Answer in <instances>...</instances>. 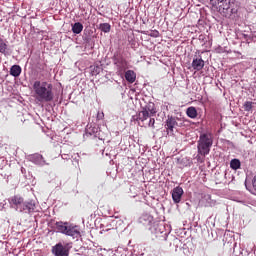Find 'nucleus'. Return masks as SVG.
Masks as SVG:
<instances>
[{
    "instance_id": "12",
    "label": "nucleus",
    "mask_w": 256,
    "mask_h": 256,
    "mask_svg": "<svg viewBox=\"0 0 256 256\" xmlns=\"http://www.w3.org/2000/svg\"><path fill=\"white\" fill-rule=\"evenodd\" d=\"M30 160L32 163H34L36 165H44L45 164L44 157L38 153L31 155Z\"/></svg>"
},
{
    "instance_id": "27",
    "label": "nucleus",
    "mask_w": 256,
    "mask_h": 256,
    "mask_svg": "<svg viewBox=\"0 0 256 256\" xmlns=\"http://www.w3.org/2000/svg\"><path fill=\"white\" fill-rule=\"evenodd\" d=\"M148 127L155 129V119L154 118H150L149 123H148Z\"/></svg>"
},
{
    "instance_id": "19",
    "label": "nucleus",
    "mask_w": 256,
    "mask_h": 256,
    "mask_svg": "<svg viewBox=\"0 0 256 256\" xmlns=\"http://www.w3.org/2000/svg\"><path fill=\"white\" fill-rule=\"evenodd\" d=\"M99 30L104 33H109L111 31V25L109 23H100Z\"/></svg>"
},
{
    "instance_id": "8",
    "label": "nucleus",
    "mask_w": 256,
    "mask_h": 256,
    "mask_svg": "<svg viewBox=\"0 0 256 256\" xmlns=\"http://www.w3.org/2000/svg\"><path fill=\"white\" fill-rule=\"evenodd\" d=\"M52 253L55 256H69L68 250L63 247L62 243L56 244V246L52 248Z\"/></svg>"
},
{
    "instance_id": "3",
    "label": "nucleus",
    "mask_w": 256,
    "mask_h": 256,
    "mask_svg": "<svg viewBox=\"0 0 256 256\" xmlns=\"http://www.w3.org/2000/svg\"><path fill=\"white\" fill-rule=\"evenodd\" d=\"M157 114V108L153 102H149L146 106L142 107L141 111L138 112L136 121L145 122L147 119Z\"/></svg>"
},
{
    "instance_id": "7",
    "label": "nucleus",
    "mask_w": 256,
    "mask_h": 256,
    "mask_svg": "<svg viewBox=\"0 0 256 256\" xmlns=\"http://www.w3.org/2000/svg\"><path fill=\"white\" fill-rule=\"evenodd\" d=\"M183 194L184 191L182 187L177 186L172 190V200L174 201L175 204L181 203Z\"/></svg>"
},
{
    "instance_id": "20",
    "label": "nucleus",
    "mask_w": 256,
    "mask_h": 256,
    "mask_svg": "<svg viewBox=\"0 0 256 256\" xmlns=\"http://www.w3.org/2000/svg\"><path fill=\"white\" fill-rule=\"evenodd\" d=\"M241 163L239 159L230 160V169L238 170L240 169Z\"/></svg>"
},
{
    "instance_id": "25",
    "label": "nucleus",
    "mask_w": 256,
    "mask_h": 256,
    "mask_svg": "<svg viewBox=\"0 0 256 256\" xmlns=\"http://www.w3.org/2000/svg\"><path fill=\"white\" fill-rule=\"evenodd\" d=\"M143 221H148V223H152L153 217H151L149 215H144L141 217V223H143Z\"/></svg>"
},
{
    "instance_id": "5",
    "label": "nucleus",
    "mask_w": 256,
    "mask_h": 256,
    "mask_svg": "<svg viewBox=\"0 0 256 256\" xmlns=\"http://www.w3.org/2000/svg\"><path fill=\"white\" fill-rule=\"evenodd\" d=\"M114 65H116L119 75H122L128 69V62L122 56L114 57Z\"/></svg>"
},
{
    "instance_id": "16",
    "label": "nucleus",
    "mask_w": 256,
    "mask_h": 256,
    "mask_svg": "<svg viewBox=\"0 0 256 256\" xmlns=\"http://www.w3.org/2000/svg\"><path fill=\"white\" fill-rule=\"evenodd\" d=\"M84 26L82 23H74L72 25L71 31L72 33L79 35L81 32H83Z\"/></svg>"
},
{
    "instance_id": "14",
    "label": "nucleus",
    "mask_w": 256,
    "mask_h": 256,
    "mask_svg": "<svg viewBox=\"0 0 256 256\" xmlns=\"http://www.w3.org/2000/svg\"><path fill=\"white\" fill-rule=\"evenodd\" d=\"M125 79L129 83H135L136 81V74L133 70H128L125 72Z\"/></svg>"
},
{
    "instance_id": "13",
    "label": "nucleus",
    "mask_w": 256,
    "mask_h": 256,
    "mask_svg": "<svg viewBox=\"0 0 256 256\" xmlns=\"http://www.w3.org/2000/svg\"><path fill=\"white\" fill-rule=\"evenodd\" d=\"M34 210H35V204H33L32 202H24V204L22 205L19 211L20 212L28 211V213H31Z\"/></svg>"
},
{
    "instance_id": "6",
    "label": "nucleus",
    "mask_w": 256,
    "mask_h": 256,
    "mask_svg": "<svg viewBox=\"0 0 256 256\" xmlns=\"http://www.w3.org/2000/svg\"><path fill=\"white\" fill-rule=\"evenodd\" d=\"M24 203V198L22 196L16 195L12 196V198L9 199V204L12 205V207L15 208L16 211H20Z\"/></svg>"
},
{
    "instance_id": "23",
    "label": "nucleus",
    "mask_w": 256,
    "mask_h": 256,
    "mask_svg": "<svg viewBox=\"0 0 256 256\" xmlns=\"http://www.w3.org/2000/svg\"><path fill=\"white\" fill-rule=\"evenodd\" d=\"M210 2L213 7H219L226 3L224 0H210Z\"/></svg>"
},
{
    "instance_id": "26",
    "label": "nucleus",
    "mask_w": 256,
    "mask_h": 256,
    "mask_svg": "<svg viewBox=\"0 0 256 256\" xmlns=\"http://www.w3.org/2000/svg\"><path fill=\"white\" fill-rule=\"evenodd\" d=\"M149 37H154V38H158L159 37V31L158 30H152L150 31V33L148 34Z\"/></svg>"
},
{
    "instance_id": "10",
    "label": "nucleus",
    "mask_w": 256,
    "mask_h": 256,
    "mask_svg": "<svg viewBox=\"0 0 256 256\" xmlns=\"http://www.w3.org/2000/svg\"><path fill=\"white\" fill-rule=\"evenodd\" d=\"M178 127V122L175 117H168L166 120L165 128L167 129L168 133H173V129H176Z\"/></svg>"
},
{
    "instance_id": "24",
    "label": "nucleus",
    "mask_w": 256,
    "mask_h": 256,
    "mask_svg": "<svg viewBox=\"0 0 256 256\" xmlns=\"http://www.w3.org/2000/svg\"><path fill=\"white\" fill-rule=\"evenodd\" d=\"M254 103L251 102V101H246L245 104H244V109L246 112H250L252 110V105Z\"/></svg>"
},
{
    "instance_id": "22",
    "label": "nucleus",
    "mask_w": 256,
    "mask_h": 256,
    "mask_svg": "<svg viewBox=\"0 0 256 256\" xmlns=\"http://www.w3.org/2000/svg\"><path fill=\"white\" fill-rule=\"evenodd\" d=\"M102 68L100 66H90V72L92 73V76H97L99 73H101Z\"/></svg>"
},
{
    "instance_id": "18",
    "label": "nucleus",
    "mask_w": 256,
    "mask_h": 256,
    "mask_svg": "<svg viewBox=\"0 0 256 256\" xmlns=\"http://www.w3.org/2000/svg\"><path fill=\"white\" fill-rule=\"evenodd\" d=\"M186 115L187 117H189L190 119H196L197 117V110L195 107H189L186 110Z\"/></svg>"
},
{
    "instance_id": "15",
    "label": "nucleus",
    "mask_w": 256,
    "mask_h": 256,
    "mask_svg": "<svg viewBox=\"0 0 256 256\" xmlns=\"http://www.w3.org/2000/svg\"><path fill=\"white\" fill-rule=\"evenodd\" d=\"M69 226H67V223L64 222H56V229L57 232L65 234L68 230Z\"/></svg>"
},
{
    "instance_id": "28",
    "label": "nucleus",
    "mask_w": 256,
    "mask_h": 256,
    "mask_svg": "<svg viewBox=\"0 0 256 256\" xmlns=\"http://www.w3.org/2000/svg\"><path fill=\"white\" fill-rule=\"evenodd\" d=\"M252 185L253 189L256 191V175L253 177Z\"/></svg>"
},
{
    "instance_id": "1",
    "label": "nucleus",
    "mask_w": 256,
    "mask_h": 256,
    "mask_svg": "<svg viewBox=\"0 0 256 256\" xmlns=\"http://www.w3.org/2000/svg\"><path fill=\"white\" fill-rule=\"evenodd\" d=\"M34 93H36V99L40 103H50L54 100L53 84L47 81H35L33 84Z\"/></svg>"
},
{
    "instance_id": "2",
    "label": "nucleus",
    "mask_w": 256,
    "mask_h": 256,
    "mask_svg": "<svg viewBox=\"0 0 256 256\" xmlns=\"http://www.w3.org/2000/svg\"><path fill=\"white\" fill-rule=\"evenodd\" d=\"M212 146H213L212 133L200 134L198 145H197L198 154L202 155L203 157H206L211 152Z\"/></svg>"
},
{
    "instance_id": "17",
    "label": "nucleus",
    "mask_w": 256,
    "mask_h": 256,
    "mask_svg": "<svg viewBox=\"0 0 256 256\" xmlns=\"http://www.w3.org/2000/svg\"><path fill=\"white\" fill-rule=\"evenodd\" d=\"M21 74V67L19 65H13L12 68H10V75L13 77H19Z\"/></svg>"
},
{
    "instance_id": "11",
    "label": "nucleus",
    "mask_w": 256,
    "mask_h": 256,
    "mask_svg": "<svg viewBox=\"0 0 256 256\" xmlns=\"http://www.w3.org/2000/svg\"><path fill=\"white\" fill-rule=\"evenodd\" d=\"M205 67V61L201 58L193 59L192 68L193 70L200 72Z\"/></svg>"
},
{
    "instance_id": "4",
    "label": "nucleus",
    "mask_w": 256,
    "mask_h": 256,
    "mask_svg": "<svg viewBox=\"0 0 256 256\" xmlns=\"http://www.w3.org/2000/svg\"><path fill=\"white\" fill-rule=\"evenodd\" d=\"M218 12L226 18L231 17L232 14L236 13L237 11L231 8V2L223 3L222 5L217 6Z\"/></svg>"
},
{
    "instance_id": "21",
    "label": "nucleus",
    "mask_w": 256,
    "mask_h": 256,
    "mask_svg": "<svg viewBox=\"0 0 256 256\" xmlns=\"http://www.w3.org/2000/svg\"><path fill=\"white\" fill-rule=\"evenodd\" d=\"M7 51L6 41L0 37V53L5 54Z\"/></svg>"
},
{
    "instance_id": "9",
    "label": "nucleus",
    "mask_w": 256,
    "mask_h": 256,
    "mask_svg": "<svg viewBox=\"0 0 256 256\" xmlns=\"http://www.w3.org/2000/svg\"><path fill=\"white\" fill-rule=\"evenodd\" d=\"M64 235L71 236L74 239H77L81 236L80 227L79 226H69L65 231Z\"/></svg>"
}]
</instances>
